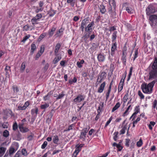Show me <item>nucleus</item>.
Segmentation results:
<instances>
[{
    "label": "nucleus",
    "mask_w": 157,
    "mask_h": 157,
    "mask_svg": "<svg viewBox=\"0 0 157 157\" xmlns=\"http://www.w3.org/2000/svg\"><path fill=\"white\" fill-rule=\"evenodd\" d=\"M151 67V69L149 72V79H151L157 77V58H155Z\"/></svg>",
    "instance_id": "1"
},
{
    "label": "nucleus",
    "mask_w": 157,
    "mask_h": 157,
    "mask_svg": "<svg viewBox=\"0 0 157 157\" xmlns=\"http://www.w3.org/2000/svg\"><path fill=\"white\" fill-rule=\"evenodd\" d=\"M156 82H157V79L148 84L145 83L142 85V88L143 92L149 94L151 93L153 87Z\"/></svg>",
    "instance_id": "2"
},
{
    "label": "nucleus",
    "mask_w": 157,
    "mask_h": 157,
    "mask_svg": "<svg viewBox=\"0 0 157 157\" xmlns=\"http://www.w3.org/2000/svg\"><path fill=\"white\" fill-rule=\"evenodd\" d=\"M149 20L151 22V25L152 26L157 24V15H152L149 17Z\"/></svg>",
    "instance_id": "3"
},
{
    "label": "nucleus",
    "mask_w": 157,
    "mask_h": 157,
    "mask_svg": "<svg viewBox=\"0 0 157 157\" xmlns=\"http://www.w3.org/2000/svg\"><path fill=\"white\" fill-rule=\"evenodd\" d=\"M146 11L147 15H150V14L153 13L155 12V9L153 6L150 5L146 9Z\"/></svg>",
    "instance_id": "4"
},
{
    "label": "nucleus",
    "mask_w": 157,
    "mask_h": 157,
    "mask_svg": "<svg viewBox=\"0 0 157 157\" xmlns=\"http://www.w3.org/2000/svg\"><path fill=\"white\" fill-rule=\"evenodd\" d=\"M94 25V22H91L90 24H89L87 26L86 28V31L89 33H91L92 31V27Z\"/></svg>",
    "instance_id": "5"
},
{
    "label": "nucleus",
    "mask_w": 157,
    "mask_h": 157,
    "mask_svg": "<svg viewBox=\"0 0 157 157\" xmlns=\"http://www.w3.org/2000/svg\"><path fill=\"white\" fill-rule=\"evenodd\" d=\"M84 97L83 96L81 95H78L76 98L74 99V101L76 102H80L84 100Z\"/></svg>",
    "instance_id": "6"
},
{
    "label": "nucleus",
    "mask_w": 157,
    "mask_h": 157,
    "mask_svg": "<svg viewBox=\"0 0 157 157\" xmlns=\"http://www.w3.org/2000/svg\"><path fill=\"white\" fill-rule=\"evenodd\" d=\"M19 128L20 131L23 133L27 132L29 131V129L28 128L23 127V124H19Z\"/></svg>",
    "instance_id": "7"
},
{
    "label": "nucleus",
    "mask_w": 157,
    "mask_h": 157,
    "mask_svg": "<svg viewBox=\"0 0 157 157\" xmlns=\"http://www.w3.org/2000/svg\"><path fill=\"white\" fill-rule=\"evenodd\" d=\"M127 55V52H126V48H124L123 50V54L122 56V59L124 63H125L126 62Z\"/></svg>",
    "instance_id": "8"
},
{
    "label": "nucleus",
    "mask_w": 157,
    "mask_h": 157,
    "mask_svg": "<svg viewBox=\"0 0 157 157\" xmlns=\"http://www.w3.org/2000/svg\"><path fill=\"white\" fill-rule=\"evenodd\" d=\"M105 85V82H103L101 84L99 88L98 92V93H101L102 92L104 89V87Z\"/></svg>",
    "instance_id": "9"
},
{
    "label": "nucleus",
    "mask_w": 157,
    "mask_h": 157,
    "mask_svg": "<svg viewBox=\"0 0 157 157\" xmlns=\"http://www.w3.org/2000/svg\"><path fill=\"white\" fill-rule=\"evenodd\" d=\"M6 148L3 147H0V157H2L5 153Z\"/></svg>",
    "instance_id": "10"
},
{
    "label": "nucleus",
    "mask_w": 157,
    "mask_h": 157,
    "mask_svg": "<svg viewBox=\"0 0 157 157\" xmlns=\"http://www.w3.org/2000/svg\"><path fill=\"white\" fill-rule=\"evenodd\" d=\"M98 59L99 61L102 62L104 61L105 59V57L104 56L100 53L98 55Z\"/></svg>",
    "instance_id": "11"
},
{
    "label": "nucleus",
    "mask_w": 157,
    "mask_h": 157,
    "mask_svg": "<svg viewBox=\"0 0 157 157\" xmlns=\"http://www.w3.org/2000/svg\"><path fill=\"white\" fill-rule=\"evenodd\" d=\"M106 76V74L105 72H102L100 73L98 77L104 80Z\"/></svg>",
    "instance_id": "12"
},
{
    "label": "nucleus",
    "mask_w": 157,
    "mask_h": 157,
    "mask_svg": "<svg viewBox=\"0 0 157 157\" xmlns=\"http://www.w3.org/2000/svg\"><path fill=\"white\" fill-rule=\"evenodd\" d=\"M61 46V44L59 43L57 44L56 45L54 52L55 54L56 55H57V53Z\"/></svg>",
    "instance_id": "13"
},
{
    "label": "nucleus",
    "mask_w": 157,
    "mask_h": 157,
    "mask_svg": "<svg viewBox=\"0 0 157 157\" xmlns=\"http://www.w3.org/2000/svg\"><path fill=\"white\" fill-rule=\"evenodd\" d=\"M122 79L121 80L118 87V91L120 92L122 89L123 85V83L124 82V79L122 81Z\"/></svg>",
    "instance_id": "14"
},
{
    "label": "nucleus",
    "mask_w": 157,
    "mask_h": 157,
    "mask_svg": "<svg viewBox=\"0 0 157 157\" xmlns=\"http://www.w3.org/2000/svg\"><path fill=\"white\" fill-rule=\"evenodd\" d=\"M99 8L100 10V11L102 14L106 12V9L105 7L103 5H101L99 6Z\"/></svg>",
    "instance_id": "15"
},
{
    "label": "nucleus",
    "mask_w": 157,
    "mask_h": 157,
    "mask_svg": "<svg viewBox=\"0 0 157 157\" xmlns=\"http://www.w3.org/2000/svg\"><path fill=\"white\" fill-rule=\"evenodd\" d=\"M39 19L38 18H37L36 17H33L31 20V22L33 25H35L37 23V22Z\"/></svg>",
    "instance_id": "16"
},
{
    "label": "nucleus",
    "mask_w": 157,
    "mask_h": 157,
    "mask_svg": "<svg viewBox=\"0 0 157 157\" xmlns=\"http://www.w3.org/2000/svg\"><path fill=\"white\" fill-rule=\"evenodd\" d=\"M36 48V46L35 44L34 43H33L31 46V53L32 54H33L34 52V51L35 50Z\"/></svg>",
    "instance_id": "17"
},
{
    "label": "nucleus",
    "mask_w": 157,
    "mask_h": 157,
    "mask_svg": "<svg viewBox=\"0 0 157 157\" xmlns=\"http://www.w3.org/2000/svg\"><path fill=\"white\" fill-rule=\"evenodd\" d=\"M61 59V56H57L55 58L53 62L54 64H56Z\"/></svg>",
    "instance_id": "18"
},
{
    "label": "nucleus",
    "mask_w": 157,
    "mask_h": 157,
    "mask_svg": "<svg viewBox=\"0 0 157 157\" xmlns=\"http://www.w3.org/2000/svg\"><path fill=\"white\" fill-rule=\"evenodd\" d=\"M120 104L119 102H117L115 106L113 107L112 109V112H114L120 106Z\"/></svg>",
    "instance_id": "19"
},
{
    "label": "nucleus",
    "mask_w": 157,
    "mask_h": 157,
    "mask_svg": "<svg viewBox=\"0 0 157 157\" xmlns=\"http://www.w3.org/2000/svg\"><path fill=\"white\" fill-rule=\"evenodd\" d=\"M86 134L84 132H81V135L80 136V138L82 139V141H84L85 140L86 136Z\"/></svg>",
    "instance_id": "20"
},
{
    "label": "nucleus",
    "mask_w": 157,
    "mask_h": 157,
    "mask_svg": "<svg viewBox=\"0 0 157 157\" xmlns=\"http://www.w3.org/2000/svg\"><path fill=\"white\" fill-rule=\"evenodd\" d=\"M15 151L16 150L13 147H10L9 150L10 155H13L15 152Z\"/></svg>",
    "instance_id": "21"
},
{
    "label": "nucleus",
    "mask_w": 157,
    "mask_h": 157,
    "mask_svg": "<svg viewBox=\"0 0 157 157\" xmlns=\"http://www.w3.org/2000/svg\"><path fill=\"white\" fill-rule=\"evenodd\" d=\"M49 106V104L46 103H45L44 104L41 105L40 106V108L41 109H45Z\"/></svg>",
    "instance_id": "22"
},
{
    "label": "nucleus",
    "mask_w": 157,
    "mask_h": 157,
    "mask_svg": "<svg viewBox=\"0 0 157 157\" xmlns=\"http://www.w3.org/2000/svg\"><path fill=\"white\" fill-rule=\"evenodd\" d=\"M38 112V109L37 108H35V109H33L31 110V113L33 115L35 113L36 114V115H37Z\"/></svg>",
    "instance_id": "23"
},
{
    "label": "nucleus",
    "mask_w": 157,
    "mask_h": 157,
    "mask_svg": "<svg viewBox=\"0 0 157 157\" xmlns=\"http://www.w3.org/2000/svg\"><path fill=\"white\" fill-rule=\"evenodd\" d=\"M21 152L22 155H23L24 156H26L28 155V153L27 152L26 149L25 148L22 149Z\"/></svg>",
    "instance_id": "24"
},
{
    "label": "nucleus",
    "mask_w": 157,
    "mask_h": 157,
    "mask_svg": "<svg viewBox=\"0 0 157 157\" xmlns=\"http://www.w3.org/2000/svg\"><path fill=\"white\" fill-rule=\"evenodd\" d=\"M59 141V138L58 136L56 135L53 136V141L55 144H57Z\"/></svg>",
    "instance_id": "25"
},
{
    "label": "nucleus",
    "mask_w": 157,
    "mask_h": 157,
    "mask_svg": "<svg viewBox=\"0 0 157 157\" xmlns=\"http://www.w3.org/2000/svg\"><path fill=\"white\" fill-rule=\"evenodd\" d=\"M9 135V131L7 130H5L3 133V136L4 137H7Z\"/></svg>",
    "instance_id": "26"
},
{
    "label": "nucleus",
    "mask_w": 157,
    "mask_h": 157,
    "mask_svg": "<svg viewBox=\"0 0 157 157\" xmlns=\"http://www.w3.org/2000/svg\"><path fill=\"white\" fill-rule=\"evenodd\" d=\"M75 2V0H67V2L70 3L71 6H74Z\"/></svg>",
    "instance_id": "27"
},
{
    "label": "nucleus",
    "mask_w": 157,
    "mask_h": 157,
    "mask_svg": "<svg viewBox=\"0 0 157 157\" xmlns=\"http://www.w3.org/2000/svg\"><path fill=\"white\" fill-rule=\"evenodd\" d=\"M132 69H133V67H131L130 68L129 74L128 76L127 81H128L129 80V79H130L131 76L132 74Z\"/></svg>",
    "instance_id": "28"
},
{
    "label": "nucleus",
    "mask_w": 157,
    "mask_h": 157,
    "mask_svg": "<svg viewBox=\"0 0 157 157\" xmlns=\"http://www.w3.org/2000/svg\"><path fill=\"white\" fill-rule=\"evenodd\" d=\"M14 157H22L21 151H18L15 154Z\"/></svg>",
    "instance_id": "29"
},
{
    "label": "nucleus",
    "mask_w": 157,
    "mask_h": 157,
    "mask_svg": "<svg viewBox=\"0 0 157 157\" xmlns=\"http://www.w3.org/2000/svg\"><path fill=\"white\" fill-rule=\"evenodd\" d=\"M116 49V43L113 44L112 45L111 48V51L114 52Z\"/></svg>",
    "instance_id": "30"
},
{
    "label": "nucleus",
    "mask_w": 157,
    "mask_h": 157,
    "mask_svg": "<svg viewBox=\"0 0 157 157\" xmlns=\"http://www.w3.org/2000/svg\"><path fill=\"white\" fill-rule=\"evenodd\" d=\"M127 129L126 126H124L120 131V134H124L125 132V130Z\"/></svg>",
    "instance_id": "31"
},
{
    "label": "nucleus",
    "mask_w": 157,
    "mask_h": 157,
    "mask_svg": "<svg viewBox=\"0 0 157 157\" xmlns=\"http://www.w3.org/2000/svg\"><path fill=\"white\" fill-rule=\"evenodd\" d=\"M18 125L17 123L15 122L13 125V129L14 131H16Z\"/></svg>",
    "instance_id": "32"
},
{
    "label": "nucleus",
    "mask_w": 157,
    "mask_h": 157,
    "mask_svg": "<svg viewBox=\"0 0 157 157\" xmlns=\"http://www.w3.org/2000/svg\"><path fill=\"white\" fill-rule=\"evenodd\" d=\"M111 16L113 17H115L116 15V13L115 11V9H114L112 12L109 13Z\"/></svg>",
    "instance_id": "33"
},
{
    "label": "nucleus",
    "mask_w": 157,
    "mask_h": 157,
    "mask_svg": "<svg viewBox=\"0 0 157 157\" xmlns=\"http://www.w3.org/2000/svg\"><path fill=\"white\" fill-rule=\"evenodd\" d=\"M25 67V63L24 62L22 63L21 65V70L23 71H24Z\"/></svg>",
    "instance_id": "34"
},
{
    "label": "nucleus",
    "mask_w": 157,
    "mask_h": 157,
    "mask_svg": "<svg viewBox=\"0 0 157 157\" xmlns=\"http://www.w3.org/2000/svg\"><path fill=\"white\" fill-rule=\"evenodd\" d=\"M142 141L141 139H140L137 142L136 145L138 147H140L142 145Z\"/></svg>",
    "instance_id": "35"
},
{
    "label": "nucleus",
    "mask_w": 157,
    "mask_h": 157,
    "mask_svg": "<svg viewBox=\"0 0 157 157\" xmlns=\"http://www.w3.org/2000/svg\"><path fill=\"white\" fill-rule=\"evenodd\" d=\"M128 94L127 93L124 96L123 98V102L124 103L126 102L127 101L128 98Z\"/></svg>",
    "instance_id": "36"
},
{
    "label": "nucleus",
    "mask_w": 157,
    "mask_h": 157,
    "mask_svg": "<svg viewBox=\"0 0 157 157\" xmlns=\"http://www.w3.org/2000/svg\"><path fill=\"white\" fill-rule=\"evenodd\" d=\"M88 23V21L86 19H84L83 20H82L81 24L82 25H86Z\"/></svg>",
    "instance_id": "37"
},
{
    "label": "nucleus",
    "mask_w": 157,
    "mask_h": 157,
    "mask_svg": "<svg viewBox=\"0 0 157 157\" xmlns=\"http://www.w3.org/2000/svg\"><path fill=\"white\" fill-rule=\"evenodd\" d=\"M64 95V94H63V92H62L61 94H59L58 97L56 98V100H58L59 99H61L62 98Z\"/></svg>",
    "instance_id": "38"
},
{
    "label": "nucleus",
    "mask_w": 157,
    "mask_h": 157,
    "mask_svg": "<svg viewBox=\"0 0 157 157\" xmlns=\"http://www.w3.org/2000/svg\"><path fill=\"white\" fill-rule=\"evenodd\" d=\"M12 87L13 90L14 92L17 93L19 91L18 89L16 86H13Z\"/></svg>",
    "instance_id": "39"
},
{
    "label": "nucleus",
    "mask_w": 157,
    "mask_h": 157,
    "mask_svg": "<svg viewBox=\"0 0 157 157\" xmlns=\"http://www.w3.org/2000/svg\"><path fill=\"white\" fill-rule=\"evenodd\" d=\"M56 30V28H53L51 31L49 33V35L50 36H52L53 35V32L55 31Z\"/></svg>",
    "instance_id": "40"
},
{
    "label": "nucleus",
    "mask_w": 157,
    "mask_h": 157,
    "mask_svg": "<svg viewBox=\"0 0 157 157\" xmlns=\"http://www.w3.org/2000/svg\"><path fill=\"white\" fill-rule=\"evenodd\" d=\"M104 80L100 78L99 77H98L97 79V83L98 84H99L101 83Z\"/></svg>",
    "instance_id": "41"
},
{
    "label": "nucleus",
    "mask_w": 157,
    "mask_h": 157,
    "mask_svg": "<svg viewBox=\"0 0 157 157\" xmlns=\"http://www.w3.org/2000/svg\"><path fill=\"white\" fill-rule=\"evenodd\" d=\"M45 35V34L44 33L42 34L39 37L38 40L39 41H40L43 38H44Z\"/></svg>",
    "instance_id": "42"
},
{
    "label": "nucleus",
    "mask_w": 157,
    "mask_h": 157,
    "mask_svg": "<svg viewBox=\"0 0 157 157\" xmlns=\"http://www.w3.org/2000/svg\"><path fill=\"white\" fill-rule=\"evenodd\" d=\"M138 94L139 96L140 97L141 99H143L144 98V96L141 92L139 90L138 92Z\"/></svg>",
    "instance_id": "43"
},
{
    "label": "nucleus",
    "mask_w": 157,
    "mask_h": 157,
    "mask_svg": "<svg viewBox=\"0 0 157 157\" xmlns=\"http://www.w3.org/2000/svg\"><path fill=\"white\" fill-rule=\"evenodd\" d=\"M47 144V142L46 141H45L41 146V148L43 149L45 148L46 147Z\"/></svg>",
    "instance_id": "44"
},
{
    "label": "nucleus",
    "mask_w": 157,
    "mask_h": 157,
    "mask_svg": "<svg viewBox=\"0 0 157 157\" xmlns=\"http://www.w3.org/2000/svg\"><path fill=\"white\" fill-rule=\"evenodd\" d=\"M29 25H25L23 27V30L27 31L29 30Z\"/></svg>",
    "instance_id": "45"
},
{
    "label": "nucleus",
    "mask_w": 157,
    "mask_h": 157,
    "mask_svg": "<svg viewBox=\"0 0 157 157\" xmlns=\"http://www.w3.org/2000/svg\"><path fill=\"white\" fill-rule=\"evenodd\" d=\"M41 54V53L40 52H38L35 56V59L37 60L38 59L40 56Z\"/></svg>",
    "instance_id": "46"
},
{
    "label": "nucleus",
    "mask_w": 157,
    "mask_h": 157,
    "mask_svg": "<svg viewBox=\"0 0 157 157\" xmlns=\"http://www.w3.org/2000/svg\"><path fill=\"white\" fill-rule=\"evenodd\" d=\"M126 10L128 13H131L133 11L130 8L128 7H126Z\"/></svg>",
    "instance_id": "47"
},
{
    "label": "nucleus",
    "mask_w": 157,
    "mask_h": 157,
    "mask_svg": "<svg viewBox=\"0 0 157 157\" xmlns=\"http://www.w3.org/2000/svg\"><path fill=\"white\" fill-rule=\"evenodd\" d=\"M30 37V36L29 35H27L25 36L23 39L22 40V41L23 42H25L27 40L29 39Z\"/></svg>",
    "instance_id": "48"
},
{
    "label": "nucleus",
    "mask_w": 157,
    "mask_h": 157,
    "mask_svg": "<svg viewBox=\"0 0 157 157\" xmlns=\"http://www.w3.org/2000/svg\"><path fill=\"white\" fill-rule=\"evenodd\" d=\"M135 110L136 111L135 113H133V115H136V114L139 112V109L138 107L136 106V107Z\"/></svg>",
    "instance_id": "49"
},
{
    "label": "nucleus",
    "mask_w": 157,
    "mask_h": 157,
    "mask_svg": "<svg viewBox=\"0 0 157 157\" xmlns=\"http://www.w3.org/2000/svg\"><path fill=\"white\" fill-rule=\"evenodd\" d=\"M50 95L48 94L47 95L45 96L44 98V99L45 101L48 100L50 98Z\"/></svg>",
    "instance_id": "50"
},
{
    "label": "nucleus",
    "mask_w": 157,
    "mask_h": 157,
    "mask_svg": "<svg viewBox=\"0 0 157 157\" xmlns=\"http://www.w3.org/2000/svg\"><path fill=\"white\" fill-rule=\"evenodd\" d=\"M116 34H117V32H114L113 33V34L112 35V39L113 40H115L116 38V37H117Z\"/></svg>",
    "instance_id": "51"
},
{
    "label": "nucleus",
    "mask_w": 157,
    "mask_h": 157,
    "mask_svg": "<svg viewBox=\"0 0 157 157\" xmlns=\"http://www.w3.org/2000/svg\"><path fill=\"white\" fill-rule=\"evenodd\" d=\"M130 140L128 139H125V145L127 147H129V143L130 142Z\"/></svg>",
    "instance_id": "52"
},
{
    "label": "nucleus",
    "mask_w": 157,
    "mask_h": 157,
    "mask_svg": "<svg viewBox=\"0 0 157 157\" xmlns=\"http://www.w3.org/2000/svg\"><path fill=\"white\" fill-rule=\"evenodd\" d=\"M49 67V64L48 63H46L45 65V66L43 68V69H44V71H46L47 69H48Z\"/></svg>",
    "instance_id": "53"
},
{
    "label": "nucleus",
    "mask_w": 157,
    "mask_h": 157,
    "mask_svg": "<svg viewBox=\"0 0 157 157\" xmlns=\"http://www.w3.org/2000/svg\"><path fill=\"white\" fill-rule=\"evenodd\" d=\"M89 129V128H83L82 130V132H84L86 134L87 132Z\"/></svg>",
    "instance_id": "54"
},
{
    "label": "nucleus",
    "mask_w": 157,
    "mask_h": 157,
    "mask_svg": "<svg viewBox=\"0 0 157 157\" xmlns=\"http://www.w3.org/2000/svg\"><path fill=\"white\" fill-rule=\"evenodd\" d=\"M26 109V107L24 106V105L22 106H19L18 107V110H24Z\"/></svg>",
    "instance_id": "55"
},
{
    "label": "nucleus",
    "mask_w": 157,
    "mask_h": 157,
    "mask_svg": "<svg viewBox=\"0 0 157 157\" xmlns=\"http://www.w3.org/2000/svg\"><path fill=\"white\" fill-rule=\"evenodd\" d=\"M118 132H115L114 133V136L113 137V139L115 141H116L117 140V136L118 135Z\"/></svg>",
    "instance_id": "56"
},
{
    "label": "nucleus",
    "mask_w": 157,
    "mask_h": 157,
    "mask_svg": "<svg viewBox=\"0 0 157 157\" xmlns=\"http://www.w3.org/2000/svg\"><path fill=\"white\" fill-rule=\"evenodd\" d=\"M74 126V125L73 124H71L68 127V128L67 129V130H69V131L70 130H72Z\"/></svg>",
    "instance_id": "57"
},
{
    "label": "nucleus",
    "mask_w": 157,
    "mask_h": 157,
    "mask_svg": "<svg viewBox=\"0 0 157 157\" xmlns=\"http://www.w3.org/2000/svg\"><path fill=\"white\" fill-rule=\"evenodd\" d=\"M44 47L43 46H42L40 48V52L42 54L44 52Z\"/></svg>",
    "instance_id": "58"
},
{
    "label": "nucleus",
    "mask_w": 157,
    "mask_h": 157,
    "mask_svg": "<svg viewBox=\"0 0 157 157\" xmlns=\"http://www.w3.org/2000/svg\"><path fill=\"white\" fill-rule=\"evenodd\" d=\"M81 149L80 148H79V147H76V148L75 149V151L76 153V154H78V152H79L80 151H81Z\"/></svg>",
    "instance_id": "59"
},
{
    "label": "nucleus",
    "mask_w": 157,
    "mask_h": 157,
    "mask_svg": "<svg viewBox=\"0 0 157 157\" xmlns=\"http://www.w3.org/2000/svg\"><path fill=\"white\" fill-rule=\"evenodd\" d=\"M110 91H111L108 90V91L106 94V100H107L109 98Z\"/></svg>",
    "instance_id": "60"
},
{
    "label": "nucleus",
    "mask_w": 157,
    "mask_h": 157,
    "mask_svg": "<svg viewBox=\"0 0 157 157\" xmlns=\"http://www.w3.org/2000/svg\"><path fill=\"white\" fill-rule=\"evenodd\" d=\"M138 54V51L137 50H136L135 51V55H134V60L137 57Z\"/></svg>",
    "instance_id": "61"
},
{
    "label": "nucleus",
    "mask_w": 157,
    "mask_h": 157,
    "mask_svg": "<svg viewBox=\"0 0 157 157\" xmlns=\"http://www.w3.org/2000/svg\"><path fill=\"white\" fill-rule=\"evenodd\" d=\"M10 66H6L5 69V71H9V72H10L11 70L10 69Z\"/></svg>",
    "instance_id": "62"
},
{
    "label": "nucleus",
    "mask_w": 157,
    "mask_h": 157,
    "mask_svg": "<svg viewBox=\"0 0 157 157\" xmlns=\"http://www.w3.org/2000/svg\"><path fill=\"white\" fill-rule=\"evenodd\" d=\"M117 147L119 151H121L122 148V147L119 144H118Z\"/></svg>",
    "instance_id": "63"
},
{
    "label": "nucleus",
    "mask_w": 157,
    "mask_h": 157,
    "mask_svg": "<svg viewBox=\"0 0 157 157\" xmlns=\"http://www.w3.org/2000/svg\"><path fill=\"white\" fill-rule=\"evenodd\" d=\"M37 18H38L39 19H40L42 17V15L40 13V14H37L36 16H35Z\"/></svg>",
    "instance_id": "64"
}]
</instances>
